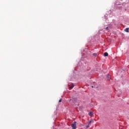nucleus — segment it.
<instances>
[{
    "mask_svg": "<svg viewBox=\"0 0 129 129\" xmlns=\"http://www.w3.org/2000/svg\"><path fill=\"white\" fill-rule=\"evenodd\" d=\"M71 101L73 102V103H75V102L77 101V98L75 97H73L72 99H70L69 102H71Z\"/></svg>",
    "mask_w": 129,
    "mask_h": 129,
    "instance_id": "1",
    "label": "nucleus"
},
{
    "mask_svg": "<svg viewBox=\"0 0 129 129\" xmlns=\"http://www.w3.org/2000/svg\"><path fill=\"white\" fill-rule=\"evenodd\" d=\"M72 127L73 129H76V121L72 124Z\"/></svg>",
    "mask_w": 129,
    "mask_h": 129,
    "instance_id": "2",
    "label": "nucleus"
},
{
    "mask_svg": "<svg viewBox=\"0 0 129 129\" xmlns=\"http://www.w3.org/2000/svg\"><path fill=\"white\" fill-rule=\"evenodd\" d=\"M88 114H89V115H90V116H92V115H93V112H89Z\"/></svg>",
    "mask_w": 129,
    "mask_h": 129,
    "instance_id": "3",
    "label": "nucleus"
},
{
    "mask_svg": "<svg viewBox=\"0 0 129 129\" xmlns=\"http://www.w3.org/2000/svg\"><path fill=\"white\" fill-rule=\"evenodd\" d=\"M104 56L105 57H107V56H108V53H107V52H105V53H104Z\"/></svg>",
    "mask_w": 129,
    "mask_h": 129,
    "instance_id": "4",
    "label": "nucleus"
},
{
    "mask_svg": "<svg viewBox=\"0 0 129 129\" xmlns=\"http://www.w3.org/2000/svg\"><path fill=\"white\" fill-rule=\"evenodd\" d=\"M107 78L108 80H110V76L109 75H107Z\"/></svg>",
    "mask_w": 129,
    "mask_h": 129,
    "instance_id": "5",
    "label": "nucleus"
},
{
    "mask_svg": "<svg viewBox=\"0 0 129 129\" xmlns=\"http://www.w3.org/2000/svg\"><path fill=\"white\" fill-rule=\"evenodd\" d=\"M128 30H129V28H127L125 29L124 31H125V32L128 33Z\"/></svg>",
    "mask_w": 129,
    "mask_h": 129,
    "instance_id": "6",
    "label": "nucleus"
},
{
    "mask_svg": "<svg viewBox=\"0 0 129 129\" xmlns=\"http://www.w3.org/2000/svg\"><path fill=\"white\" fill-rule=\"evenodd\" d=\"M93 55L94 56V57H96V56H97V54L95 53H93Z\"/></svg>",
    "mask_w": 129,
    "mask_h": 129,
    "instance_id": "7",
    "label": "nucleus"
},
{
    "mask_svg": "<svg viewBox=\"0 0 129 129\" xmlns=\"http://www.w3.org/2000/svg\"><path fill=\"white\" fill-rule=\"evenodd\" d=\"M73 87H74V85H73L70 87V89H72V88H73Z\"/></svg>",
    "mask_w": 129,
    "mask_h": 129,
    "instance_id": "8",
    "label": "nucleus"
},
{
    "mask_svg": "<svg viewBox=\"0 0 129 129\" xmlns=\"http://www.w3.org/2000/svg\"><path fill=\"white\" fill-rule=\"evenodd\" d=\"M93 120L91 119L90 121H89V124H90V123H91V122H92Z\"/></svg>",
    "mask_w": 129,
    "mask_h": 129,
    "instance_id": "9",
    "label": "nucleus"
},
{
    "mask_svg": "<svg viewBox=\"0 0 129 129\" xmlns=\"http://www.w3.org/2000/svg\"><path fill=\"white\" fill-rule=\"evenodd\" d=\"M58 102H62V99L59 100Z\"/></svg>",
    "mask_w": 129,
    "mask_h": 129,
    "instance_id": "10",
    "label": "nucleus"
},
{
    "mask_svg": "<svg viewBox=\"0 0 129 129\" xmlns=\"http://www.w3.org/2000/svg\"><path fill=\"white\" fill-rule=\"evenodd\" d=\"M106 30L107 31H108V27H107L106 28Z\"/></svg>",
    "mask_w": 129,
    "mask_h": 129,
    "instance_id": "11",
    "label": "nucleus"
},
{
    "mask_svg": "<svg viewBox=\"0 0 129 129\" xmlns=\"http://www.w3.org/2000/svg\"><path fill=\"white\" fill-rule=\"evenodd\" d=\"M86 127H87V128H88V127H89V125L86 126Z\"/></svg>",
    "mask_w": 129,
    "mask_h": 129,
    "instance_id": "12",
    "label": "nucleus"
},
{
    "mask_svg": "<svg viewBox=\"0 0 129 129\" xmlns=\"http://www.w3.org/2000/svg\"><path fill=\"white\" fill-rule=\"evenodd\" d=\"M92 88H93V86H92Z\"/></svg>",
    "mask_w": 129,
    "mask_h": 129,
    "instance_id": "13",
    "label": "nucleus"
}]
</instances>
